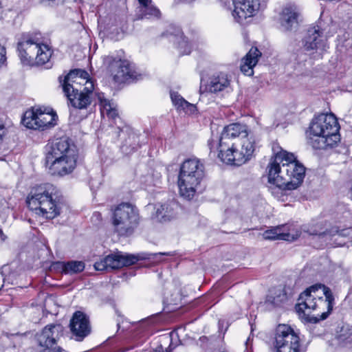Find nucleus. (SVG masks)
Here are the masks:
<instances>
[{"mask_svg": "<svg viewBox=\"0 0 352 352\" xmlns=\"http://www.w3.org/2000/svg\"><path fill=\"white\" fill-rule=\"evenodd\" d=\"M8 267L6 266H3L1 269V276L3 277V280H5L6 278H5V271L7 270Z\"/></svg>", "mask_w": 352, "mask_h": 352, "instance_id": "41", "label": "nucleus"}, {"mask_svg": "<svg viewBox=\"0 0 352 352\" xmlns=\"http://www.w3.org/2000/svg\"><path fill=\"white\" fill-rule=\"evenodd\" d=\"M166 300H167V301H168L169 303H173V304H175V303H176L177 297H175V298L171 297L170 299H169L168 297H166Z\"/></svg>", "mask_w": 352, "mask_h": 352, "instance_id": "40", "label": "nucleus"}, {"mask_svg": "<svg viewBox=\"0 0 352 352\" xmlns=\"http://www.w3.org/2000/svg\"><path fill=\"white\" fill-rule=\"evenodd\" d=\"M63 333V327L61 324H50L36 335V339L41 346L48 348L56 344Z\"/></svg>", "mask_w": 352, "mask_h": 352, "instance_id": "23", "label": "nucleus"}, {"mask_svg": "<svg viewBox=\"0 0 352 352\" xmlns=\"http://www.w3.org/2000/svg\"><path fill=\"white\" fill-rule=\"evenodd\" d=\"M205 176V167L198 158L185 160L180 166L178 186L182 197L192 199Z\"/></svg>", "mask_w": 352, "mask_h": 352, "instance_id": "7", "label": "nucleus"}, {"mask_svg": "<svg viewBox=\"0 0 352 352\" xmlns=\"http://www.w3.org/2000/svg\"><path fill=\"white\" fill-rule=\"evenodd\" d=\"M118 129V135L120 136V133L123 135L126 134L128 138H126L121 145V150L124 154H130L136 151L140 146L138 135L131 131L128 127H123L120 125L117 126Z\"/></svg>", "mask_w": 352, "mask_h": 352, "instance_id": "27", "label": "nucleus"}, {"mask_svg": "<svg viewBox=\"0 0 352 352\" xmlns=\"http://www.w3.org/2000/svg\"><path fill=\"white\" fill-rule=\"evenodd\" d=\"M69 155H77V153L74 144L68 137L54 139L45 146V160Z\"/></svg>", "mask_w": 352, "mask_h": 352, "instance_id": "14", "label": "nucleus"}, {"mask_svg": "<svg viewBox=\"0 0 352 352\" xmlns=\"http://www.w3.org/2000/svg\"><path fill=\"white\" fill-rule=\"evenodd\" d=\"M303 45L306 50H318L324 52L328 47L327 37L318 25L314 26L307 30Z\"/></svg>", "mask_w": 352, "mask_h": 352, "instance_id": "22", "label": "nucleus"}, {"mask_svg": "<svg viewBox=\"0 0 352 352\" xmlns=\"http://www.w3.org/2000/svg\"><path fill=\"white\" fill-rule=\"evenodd\" d=\"M102 108L100 109L101 114L106 115L108 118L112 120L116 125H118V121L121 122V119L118 114V111L116 106L111 104L109 100H104L101 101Z\"/></svg>", "mask_w": 352, "mask_h": 352, "instance_id": "31", "label": "nucleus"}, {"mask_svg": "<svg viewBox=\"0 0 352 352\" xmlns=\"http://www.w3.org/2000/svg\"><path fill=\"white\" fill-rule=\"evenodd\" d=\"M43 352H67V351L65 350H64L63 349H62L61 347L58 346V347H54V348H51V347L45 348L44 349Z\"/></svg>", "mask_w": 352, "mask_h": 352, "instance_id": "38", "label": "nucleus"}, {"mask_svg": "<svg viewBox=\"0 0 352 352\" xmlns=\"http://www.w3.org/2000/svg\"><path fill=\"white\" fill-rule=\"evenodd\" d=\"M112 225L114 232L120 236H129L140 224L138 209L129 203H122L113 210Z\"/></svg>", "mask_w": 352, "mask_h": 352, "instance_id": "8", "label": "nucleus"}, {"mask_svg": "<svg viewBox=\"0 0 352 352\" xmlns=\"http://www.w3.org/2000/svg\"><path fill=\"white\" fill-rule=\"evenodd\" d=\"M157 254L166 255V256H171V255H173V254H171L170 252H160Z\"/></svg>", "mask_w": 352, "mask_h": 352, "instance_id": "43", "label": "nucleus"}, {"mask_svg": "<svg viewBox=\"0 0 352 352\" xmlns=\"http://www.w3.org/2000/svg\"><path fill=\"white\" fill-rule=\"evenodd\" d=\"M340 125L332 113H321L312 120L307 133V142L314 149L333 147L340 140Z\"/></svg>", "mask_w": 352, "mask_h": 352, "instance_id": "4", "label": "nucleus"}, {"mask_svg": "<svg viewBox=\"0 0 352 352\" xmlns=\"http://www.w3.org/2000/svg\"><path fill=\"white\" fill-rule=\"evenodd\" d=\"M58 80L68 100V105L78 109H87L90 105L94 82L86 71L72 70L64 77L59 76Z\"/></svg>", "mask_w": 352, "mask_h": 352, "instance_id": "3", "label": "nucleus"}, {"mask_svg": "<svg viewBox=\"0 0 352 352\" xmlns=\"http://www.w3.org/2000/svg\"><path fill=\"white\" fill-rule=\"evenodd\" d=\"M268 182L284 190L299 187L305 175V168L293 153L280 149L275 153L268 166Z\"/></svg>", "mask_w": 352, "mask_h": 352, "instance_id": "1", "label": "nucleus"}, {"mask_svg": "<svg viewBox=\"0 0 352 352\" xmlns=\"http://www.w3.org/2000/svg\"><path fill=\"white\" fill-rule=\"evenodd\" d=\"M0 236L3 240H4L5 235L1 229H0Z\"/></svg>", "mask_w": 352, "mask_h": 352, "instance_id": "44", "label": "nucleus"}, {"mask_svg": "<svg viewBox=\"0 0 352 352\" xmlns=\"http://www.w3.org/2000/svg\"><path fill=\"white\" fill-rule=\"evenodd\" d=\"M55 118L56 114L46 112V109L36 108L25 113L22 123L29 129L44 130L54 125Z\"/></svg>", "mask_w": 352, "mask_h": 352, "instance_id": "13", "label": "nucleus"}, {"mask_svg": "<svg viewBox=\"0 0 352 352\" xmlns=\"http://www.w3.org/2000/svg\"><path fill=\"white\" fill-rule=\"evenodd\" d=\"M179 204L174 200L157 203L153 206L151 218L153 221L166 223L175 219L178 214Z\"/></svg>", "mask_w": 352, "mask_h": 352, "instance_id": "21", "label": "nucleus"}, {"mask_svg": "<svg viewBox=\"0 0 352 352\" xmlns=\"http://www.w3.org/2000/svg\"><path fill=\"white\" fill-rule=\"evenodd\" d=\"M333 300L329 287L316 284L300 294L296 309L305 322L314 324L327 318L332 311Z\"/></svg>", "mask_w": 352, "mask_h": 352, "instance_id": "2", "label": "nucleus"}, {"mask_svg": "<svg viewBox=\"0 0 352 352\" xmlns=\"http://www.w3.org/2000/svg\"><path fill=\"white\" fill-rule=\"evenodd\" d=\"M274 346L276 352H299L298 333L287 324H278L275 330Z\"/></svg>", "mask_w": 352, "mask_h": 352, "instance_id": "11", "label": "nucleus"}, {"mask_svg": "<svg viewBox=\"0 0 352 352\" xmlns=\"http://www.w3.org/2000/svg\"><path fill=\"white\" fill-rule=\"evenodd\" d=\"M170 98L175 106L178 109L181 108L183 110L193 111L195 106L189 103L184 98H182L177 92H170Z\"/></svg>", "mask_w": 352, "mask_h": 352, "instance_id": "33", "label": "nucleus"}, {"mask_svg": "<svg viewBox=\"0 0 352 352\" xmlns=\"http://www.w3.org/2000/svg\"><path fill=\"white\" fill-rule=\"evenodd\" d=\"M17 50L23 65L38 66L47 64V68L51 67L50 60L52 50L48 45L41 43L38 38L28 34L22 35L18 42Z\"/></svg>", "mask_w": 352, "mask_h": 352, "instance_id": "6", "label": "nucleus"}, {"mask_svg": "<svg viewBox=\"0 0 352 352\" xmlns=\"http://www.w3.org/2000/svg\"><path fill=\"white\" fill-rule=\"evenodd\" d=\"M6 129L4 124L0 122V143L3 141V137L5 135Z\"/></svg>", "mask_w": 352, "mask_h": 352, "instance_id": "39", "label": "nucleus"}, {"mask_svg": "<svg viewBox=\"0 0 352 352\" xmlns=\"http://www.w3.org/2000/svg\"><path fill=\"white\" fill-rule=\"evenodd\" d=\"M287 300V295L283 289H273L270 291L266 302L274 307H280Z\"/></svg>", "mask_w": 352, "mask_h": 352, "instance_id": "30", "label": "nucleus"}, {"mask_svg": "<svg viewBox=\"0 0 352 352\" xmlns=\"http://www.w3.org/2000/svg\"><path fill=\"white\" fill-rule=\"evenodd\" d=\"M234 20L241 24L250 17L254 16L261 8L260 0H233Z\"/></svg>", "mask_w": 352, "mask_h": 352, "instance_id": "17", "label": "nucleus"}, {"mask_svg": "<svg viewBox=\"0 0 352 352\" xmlns=\"http://www.w3.org/2000/svg\"><path fill=\"white\" fill-rule=\"evenodd\" d=\"M255 140L244 139L239 142V139L230 143L228 149L222 146H214L213 157L216 151H218L217 157L221 162L231 165L241 166L248 161L252 156L255 148Z\"/></svg>", "mask_w": 352, "mask_h": 352, "instance_id": "9", "label": "nucleus"}, {"mask_svg": "<svg viewBox=\"0 0 352 352\" xmlns=\"http://www.w3.org/2000/svg\"><path fill=\"white\" fill-rule=\"evenodd\" d=\"M234 20L241 24L250 17L254 16L261 8L260 0H233Z\"/></svg>", "mask_w": 352, "mask_h": 352, "instance_id": "18", "label": "nucleus"}, {"mask_svg": "<svg viewBox=\"0 0 352 352\" xmlns=\"http://www.w3.org/2000/svg\"><path fill=\"white\" fill-rule=\"evenodd\" d=\"M298 13L292 8H285L280 16V24L283 31H292L298 25Z\"/></svg>", "mask_w": 352, "mask_h": 352, "instance_id": "28", "label": "nucleus"}, {"mask_svg": "<svg viewBox=\"0 0 352 352\" xmlns=\"http://www.w3.org/2000/svg\"><path fill=\"white\" fill-rule=\"evenodd\" d=\"M144 258H145L139 254L134 255L118 252L110 254L100 261L96 262L94 267L98 271H108L133 265Z\"/></svg>", "mask_w": 352, "mask_h": 352, "instance_id": "12", "label": "nucleus"}, {"mask_svg": "<svg viewBox=\"0 0 352 352\" xmlns=\"http://www.w3.org/2000/svg\"><path fill=\"white\" fill-rule=\"evenodd\" d=\"M69 328L75 340L82 341L91 331L89 317L83 312H74L70 320Z\"/></svg>", "mask_w": 352, "mask_h": 352, "instance_id": "20", "label": "nucleus"}, {"mask_svg": "<svg viewBox=\"0 0 352 352\" xmlns=\"http://www.w3.org/2000/svg\"><path fill=\"white\" fill-rule=\"evenodd\" d=\"M239 139V142L244 139L254 140V138L248 127L245 124L240 123H232L223 128L220 138H211L208 141V146L210 149V156L212 157L214 146H222V148L228 149L229 144L236 142Z\"/></svg>", "mask_w": 352, "mask_h": 352, "instance_id": "10", "label": "nucleus"}, {"mask_svg": "<svg viewBox=\"0 0 352 352\" xmlns=\"http://www.w3.org/2000/svg\"><path fill=\"white\" fill-rule=\"evenodd\" d=\"M261 56L257 47H252L242 59L241 71L246 76L253 75V67L256 65L258 58Z\"/></svg>", "mask_w": 352, "mask_h": 352, "instance_id": "29", "label": "nucleus"}, {"mask_svg": "<svg viewBox=\"0 0 352 352\" xmlns=\"http://www.w3.org/2000/svg\"><path fill=\"white\" fill-rule=\"evenodd\" d=\"M161 16L162 13L159 8L150 1V3L139 5L136 8L133 20L155 21L160 20Z\"/></svg>", "mask_w": 352, "mask_h": 352, "instance_id": "26", "label": "nucleus"}, {"mask_svg": "<svg viewBox=\"0 0 352 352\" xmlns=\"http://www.w3.org/2000/svg\"><path fill=\"white\" fill-rule=\"evenodd\" d=\"M139 2V5L145 4L146 3H150L151 0H138Z\"/></svg>", "mask_w": 352, "mask_h": 352, "instance_id": "42", "label": "nucleus"}, {"mask_svg": "<svg viewBox=\"0 0 352 352\" xmlns=\"http://www.w3.org/2000/svg\"><path fill=\"white\" fill-rule=\"evenodd\" d=\"M85 269L82 261H71L63 264V272L67 274H73L81 272Z\"/></svg>", "mask_w": 352, "mask_h": 352, "instance_id": "34", "label": "nucleus"}, {"mask_svg": "<svg viewBox=\"0 0 352 352\" xmlns=\"http://www.w3.org/2000/svg\"><path fill=\"white\" fill-rule=\"evenodd\" d=\"M300 236L299 231L287 225H282L267 230L263 233L265 240L294 241Z\"/></svg>", "mask_w": 352, "mask_h": 352, "instance_id": "24", "label": "nucleus"}, {"mask_svg": "<svg viewBox=\"0 0 352 352\" xmlns=\"http://www.w3.org/2000/svg\"><path fill=\"white\" fill-rule=\"evenodd\" d=\"M77 155H65L45 160V166L53 175L64 176L71 173L76 166Z\"/></svg>", "mask_w": 352, "mask_h": 352, "instance_id": "16", "label": "nucleus"}, {"mask_svg": "<svg viewBox=\"0 0 352 352\" xmlns=\"http://www.w3.org/2000/svg\"><path fill=\"white\" fill-rule=\"evenodd\" d=\"M336 339L340 346L352 347V329L348 326L342 327Z\"/></svg>", "mask_w": 352, "mask_h": 352, "instance_id": "32", "label": "nucleus"}, {"mask_svg": "<svg viewBox=\"0 0 352 352\" xmlns=\"http://www.w3.org/2000/svg\"><path fill=\"white\" fill-rule=\"evenodd\" d=\"M109 69L116 82L123 83L137 78V72L126 60L113 59L109 64Z\"/></svg>", "mask_w": 352, "mask_h": 352, "instance_id": "15", "label": "nucleus"}, {"mask_svg": "<svg viewBox=\"0 0 352 352\" xmlns=\"http://www.w3.org/2000/svg\"><path fill=\"white\" fill-rule=\"evenodd\" d=\"M309 235L321 240L322 243L331 244V241L338 245L346 243L344 241H338L340 238H348L352 240V229L350 228L339 230L338 227H332L329 230L318 232L315 229L307 230Z\"/></svg>", "mask_w": 352, "mask_h": 352, "instance_id": "19", "label": "nucleus"}, {"mask_svg": "<svg viewBox=\"0 0 352 352\" xmlns=\"http://www.w3.org/2000/svg\"><path fill=\"white\" fill-rule=\"evenodd\" d=\"M230 85V79L228 75L224 73H219L210 78L207 84L201 85L200 92L201 94L206 92L217 94L228 89Z\"/></svg>", "mask_w": 352, "mask_h": 352, "instance_id": "25", "label": "nucleus"}, {"mask_svg": "<svg viewBox=\"0 0 352 352\" xmlns=\"http://www.w3.org/2000/svg\"><path fill=\"white\" fill-rule=\"evenodd\" d=\"M180 38H182V41L179 42V48L182 54H189L190 53V49L188 47V41L186 39V37L183 36L182 33L180 35Z\"/></svg>", "mask_w": 352, "mask_h": 352, "instance_id": "36", "label": "nucleus"}, {"mask_svg": "<svg viewBox=\"0 0 352 352\" xmlns=\"http://www.w3.org/2000/svg\"><path fill=\"white\" fill-rule=\"evenodd\" d=\"M56 192V187L50 184L33 188L26 199L28 207L46 219L55 218L60 214V208L54 198Z\"/></svg>", "mask_w": 352, "mask_h": 352, "instance_id": "5", "label": "nucleus"}, {"mask_svg": "<svg viewBox=\"0 0 352 352\" xmlns=\"http://www.w3.org/2000/svg\"><path fill=\"white\" fill-rule=\"evenodd\" d=\"M6 48L0 45V67L6 61Z\"/></svg>", "mask_w": 352, "mask_h": 352, "instance_id": "37", "label": "nucleus"}, {"mask_svg": "<svg viewBox=\"0 0 352 352\" xmlns=\"http://www.w3.org/2000/svg\"><path fill=\"white\" fill-rule=\"evenodd\" d=\"M115 26L118 27L121 32H124L128 30V23L126 16H122L115 19Z\"/></svg>", "mask_w": 352, "mask_h": 352, "instance_id": "35", "label": "nucleus"}]
</instances>
